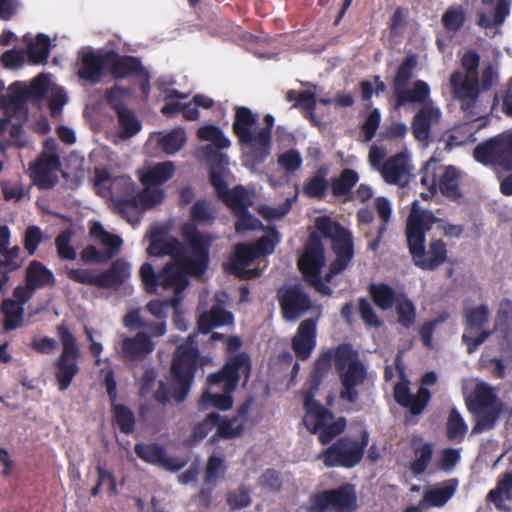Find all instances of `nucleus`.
Listing matches in <instances>:
<instances>
[{
    "label": "nucleus",
    "instance_id": "obj_10",
    "mask_svg": "<svg viewBox=\"0 0 512 512\" xmlns=\"http://www.w3.org/2000/svg\"><path fill=\"white\" fill-rule=\"evenodd\" d=\"M325 375L312 371L308 380V388L304 390L303 424L309 432L317 434L321 444L330 443L346 428V419L339 417L334 420V414L320 402L315 400V394Z\"/></svg>",
    "mask_w": 512,
    "mask_h": 512
},
{
    "label": "nucleus",
    "instance_id": "obj_62",
    "mask_svg": "<svg viewBox=\"0 0 512 512\" xmlns=\"http://www.w3.org/2000/svg\"><path fill=\"white\" fill-rule=\"evenodd\" d=\"M67 278L75 283L96 286L99 288V276L94 270L88 268H69L65 267Z\"/></svg>",
    "mask_w": 512,
    "mask_h": 512
},
{
    "label": "nucleus",
    "instance_id": "obj_54",
    "mask_svg": "<svg viewBox=\"0 0 512 512\" xmlns=\"http://www.w3.org/2000/svg\"><path fill=\"white\" fill-rule=\"evenodd\" d=\"M190 218L193 225L212 224L215 220L214 210L211 203L206 199H199L190 209Z\"/></svg>",
    "mask_w": 512,
    "mask_h": 512
},
{
    "label": "nucleus",
    "instance_id": "obj_30",
    "mask_svg": "<svg viewBox=\"0 0 512 512\" xmlns=\"http://www.w3.org/2000/svg\"><path fill=\"white\" fill-rule=\"evenodd\" d=\"M486 501L499 512H512V472L499 476L496 486L488 492Z\"/></svg>",
    "mask_w": 512,
    "mask_h": 512
},
{
    "label": "nucleus",
    "instance_id": "obj_56",
    "mask_svg": "<svg viewBox=\"0 0 512 512\" xmlns=\"http://www.w3.org/2000/svg\"><path fill=\"white\" fill-rule=\"evenodd\" d=\"M89 235L91 238L99 241L102 246L118 251H120L123 244V240L120 236L106 231L99 222H94L92 224L89 230Z\"/></svg>",
    "mask_w": 512,
    "mask_h": 512
},
{
    "label": "nucleus",
    "instance_id": "obj_48",
    "mask_svg": "<svg viewBox=\"0 0 512 512\" xmlns=\"http://www.w3.org/2000/svg\"><path fill=\"white\" fill-rule=\"evenodd\" d=\"M359 180L358 173L350 168H345L339 177L333 178L330 183V188L334 196H345L349 194L352 188Z\"/></svg>",
    "mask_w": 512,
    "mask_h": 512
},
{
    "label": "nucleus",
    "instance_id": "obj_61",
    "mask_svg": "<svg viewBox=\"0 0 512 512\" xmlns=\"http://www.w3.org/2000/svg\"><path fill=\"white\" fill-rule=\"evenodd\" d=\"M119 125L122 129V137L129 138L137 134L141 130V122L131 109L124 110L117 114Z\"/></svg>",
    "mask_w": 512,
    "mask_h": 512
},
{
    "label": "nucleus",
    "instance_id": "obj_2",
    "mask_svg": "<svg viewBox=\"0 0 512 512\" xmlns=\"http://www.w3.org/2000/svg\"><path fill=\"white\" fill-rule=\"evenodd\" d=\"M480 56L474 50H468L461 58L463 71L456 70L449 77V88L453 100L459 103L461 111L469 120L479 117L481 93L490 90L499 81V73L492 64L485 66L477 76Z\"/></svg>",
    "mask_w": 512,
    "mask_h": 512
},
{
    "label": "nucleus",
    "instance_id": "obj_60",
    "mask_svg": "<svg viewBox=\"0 0 512 512\" xmlns=\"http://www.w3.org/2000/svg\"><path fill=\"white\" fill-rule=\"evenodd\" d=\"M227 467L224 458L212 454L209 456L204 476L205 484L215 485L217 480L226 473Z\"/></svg>",
    "mask_w": 512,
    "mask_h": 512
},
{
    "label": "nucleus",
    "instance_id": "obj_26",
    "mask_svg": "<svg viewBox=\"0 0 512 512\" xmlns=\"http://www.w3.org/2000/svg\"><path fill=\"white\" fill-rule=\"evenodd\" d=\"M317 325L314 319L303 320L292 338L291 347L298 360H308L316 347Z\"/></svg>",
    "mask_w": 512,
    "mask_h": 512
},
{
    "label": "nucleus",
    "instance_id": "obj_63",
    "mask_svg": "<svg viewBox=\"0 0 512 512\" xmlns=\"http://www.w3.org/2000/svg\"><path fill=\"white\" fill-rule=\"evenodd\" d=\"M280 241V236L275 227H269L268 234L260 237L254 245L257 256L272 254L276 245Z\"/></svg>",
    "mask_w": 512,
    "mask_h": 512
},
{
    "label": "nucleus",
    "instance_id": "obj_16",
    "mask_svg": "<svg viewBox=\"0 0 512 512\" xmlns=\"http://www.w3.org/2000/svg\"><path fill=\"white\" fill-rule=\"evenodd\" d=\"M358 508L355 486L344 483L335 488L324 489L309 498L307 512H354Z\"/></svg>",
    "mask_w": 512,
    "mask_h": 512
},
{
    "label": "nucleus",
    "instance_id": "obj_57",
    "mask_svg": "<svg viewBox=\"0 0 512 512\" xmlns=\"http://www.w3.org/2000/svg\"><path fill=\"white\" fill-rule=\"evenodd\" d=\"M220 420V414L217 412H211L206 417L198 422L192 431L190 442L195 445L201 442L214 428Z\"/></svg>",
    "mask_w": 512,
    "mask_h": 512
},
{
    "label": "nucleus",
    "instance_id": "obj_33",
    "mask_svg": "<svg viewBox=\"0 0 512 512\" xmlns=\"http://www.w3.org/2000/svg\"><path fill=\"white\" fill-rule=\"evenodd\" d=\"M234 321L233 314L220 305H213L209 311L202 313L197 321L200 333L208 334L213 328L230 325Z\"/></svg>",
    "mask_w": 512,
    "mask_h": 512
},
{
    "label": "nucleus",
    "instance_id": "obj_6",
    "mask_svg": "<svg viewBox=\"0 0 512 512\" xmlns=\"http://www.w3.org/2000/svg\"><path fill=\"white\" fill-rule=\"evenodd\" d=\"M333 359L342 386L339 397L344 402L355 403L359 398L357 386L363 384L367 376L366 367L353 346L343 343L336 347L334 354L331 350L322 352L316 359L313 370L325 375L330 370Z\"/></svg>",
    "mask_w": 512,
    "mask_h": 512
},
{
    "label": "nucleus",
    "instance_id": "obj_25",
    "mask_svg": "<svg viewBox=\"0 0 512 512\" xmlns=\"http://www.w3.org/2000/svg\"><path fill=\"white\" fill-rule=\"evenodd\" d=\"M109 50L100 52L90 50L82 54L77 75L80 79L97 84L101 81L104 70L109 66Z\"/></svg>",
    "mask_w": 512,
    "mask_h": 512
},
{
    "label": "nucleus",
    "instance_id": "obj_59",
    "mask_svg": "<svg viewBox=\"0 0 512 512\" xmlns=\"http://www.w3.org/2000/svg\"><path fill=\"white\" fill-rule=\"evenodd\" d=\"M21 249L18 245L3 249L0 252V271L15 272L21 268L23 259L20 257Z\"/></svg>",
    "mask_w": 512,
    "mask_h": 512
},
{
    "label": "nucleus",
    "instance_id": "obj_35",
    "mask_svg": "<svg viewBox=\"0 0 512 512\" xmlns=\"http://www.w3.org/2000/svg\"><path fill=\"white\" fill-rule=\"evenodd\" d=\"M263 121L265 126L257 131V147L249 154L254 165L264 162L270 153L272 129L275 119L273 115L266 114Z\"/></svg>",
    "mask_w": 512,
    "mask_h": 512
},
{
    "label": "nucleus",
    "instance_id": "obj_55",
    "mask_svg": "<svg viewBox=\"0 0 512 512\" xmlns=\"http://www.w3.org/2000/svg\"><path fill=\"white\" fill-rule=\"evenodd\" d=\"M130 96L131 91L129 88L120 87L118 85L108 88L105 92L106 102L110 108L115 111L116 114L129 109L126 106V101L130 98Z\"/></svg>",
    "mask_w": 512,
    "mask_h": 512
},
{
    "label": "nucleus",
    "instance_id": "obj_21",
    "mask_svg": "<svg viewBox=\"0 0 512 512\" xmlns=\"http://www.w3.org/2000/svg\"><path fill=\"white\" fill-rule=\"evenodd\" d=\"M61 167L59 156L54 152H42L29 166L30 178L39 189H51L58 183L56 171Z\"/></svg>",
    "mask_w": 512,
    "mask_h": 512
},
{
    "label": "nucleus",
    "instance_id": "obj_44",
    "mask_svg": "<svg viewBox=\"0 0 512 512\" xmlns=\"http://www.w3.org/2000/svg\"><path fill=\"white\" fill-rule=\"evenodd\" d=\"M50 38L45 34H38L35 41L27 44V60L34 65L45 64L50 54Z\"/></svg>",
    "mask_w": 512,
    "mask_h": 512
},
{
    "label": "nucleus",
    "instance_id": "obj_11",
    "mask_svg": "<svg viewBox=\"0 0 512 512\" xmlns=\"http://www.w3.org/2000/svg\"><path fill=\"white\" fill-rule=\"evenodd\" d=\"M197 138L201 141L211 142V144L204 147L203 154L209 165V183L219 198L231 192L225 180V172L229 164L228 156L220 151L229 148L231 141L222 129L214 124L201 126L197 130Z\"/></svg>",
    "mask_w": 512,
    "mask_h": 512
},
{
    "label": "nucleus",
    "instance_id": "obj_3",
    "mask_svg": "<svg viewBox=\"0 0 512 512\" xmlns=\"http://www.w3.org/2000/svg\"><path fill=\"white\" fill-rule=\"evenodd\" d=\"M415 202L406 222V241L413 264L424 271H435L448 261L447 244L440 238L431 239L426 248V233L437 217L429 210L416 208Z\"/></svg>",
    "mask_w": 512,
    "mask_h": 512
},
{
    "label": "nucleus",
    "instance_id": "obj_36",
    "mask_svg": "<svg viewBox=\"0 0 512 512\" xmlns=\"http://www.w3.org/2000/svg\"><path fill=\"white\" fill-rule=\"evenodd\" d=\"M414 459L409 464V470L414 476H420L427 470L434 453V445L431 442L422 443L420 438L412 440Z\"/></svg>",
    "mask_w": 512,
    "mask_h": 512
},
{
    "label": "nucleus",
    "instance_id": "obj_5",
    "mask_svg": "<svg viewBox=\"0 0 512 512\" xmlns=\"http://www.w3.org/2000/svg\"><path fill=\"white\" fill-rule=\"evenodd\" d=\"M491 317L487 305L480 304L474 307H467L463 310L464 332L461 336L463 344L466 345L467 353H474L494 331L499 332V349L502 353L512 352V323L510 313L501 305L497 313L494 329H486Z\"/></svg>",
    "mask_w": 512,
    "mask_h": 512
},
{
    "label": "nucleus",
    "instance_id": "obj_15",
    "mask_svg": "<svg viewBox=\"0 0 512 512\" xmlns=\"http://www.w3.org/2000/svg\"><path fill=\"white\" fill-rule=\"evenodd\" d=\"M56 332L62 344V351L54 361V375L58 389L65 391L80 371L78 362L81 357V350L76 337L65 323L59 324L56 327Z\"/></svg>",
    "mask_w": 512,
    "mask_h": 512
},
{
    "label": "nucleus",
    "instance_id": "obj_14",
    "mask_svg": "<svg viewBox=\"0 0 512 512\" xmlns=\"http://www.w3.org/2000/svg\"><path fill=\"white\" fill-rule=\"evenodd\" d=\"M418 64L416 54L407 55L399 65L392 81V90L395 98V107H404L409 103H424L429 100L430 87L423 80L414 81L412 88L408 84Z\"/></svg>",
    "mask_w": 512,
    "mask_h": 512
},
{
    "label": "nucleus",
    "instance_id": "obj_50",
    "mask_svg": "<svg viewBox=\"0 0 512 512\" xmlns=\"http://www.w3.org/2000/svg\"><path fill=\"white\" fill-rule=\"evenodd\" d=\"M468 427L463 417L456 408L449 412L446 424V436L450 441L462 442L467 433Z\"/></svg>",
    "mask_w": 512,
    "mask_h": 512
},
{
    "label": "nucleus",
    "instance_id": "obj_43",
    "mask_svg": "<svg viewBox=\"0 0 512 512\" xmlns=\"http://www.w3.org/2000/svg\"><path fill=\"white\" fill-rule=\"evenodd\" d=\"M4 316L3 329L6 332L17 329L23 322L24 308L11 298L4 299L0 307Z\"/></svg>",
    "mask_w": 512,
    "mask_h": 512
},
{
    "label": "nucleus",
    "instance_id": "obj_37",
    "mask_svg": "<svg viewBox=\"0 0 512 512\" xmlns=\"http://www.w3.org/2000/svg\"><path fill=\"white\" fill-rule=\"evenodd\" d=\"M25 283L36 291L47 286H54L55 277L53 272L42 262L32 260L25 271Z\"/></svg>",
    "mask_w": 512,
    "mask_h": 512
},
{
    "label": "nucleus",
    "instance_id": "obj_40",
    "mask_svg": "<svg viewBox=\"0 0 512 512\" xmlns=\"http://www.w3.org/2000/svg\"><path fill=\"white\" fill-rule=\"evenodd\" d=\"M256 258L258 256L253 244L239 243L235 245L229 257V264L226 266V270L229 273L238 272L241 270V267L249 266Z\"/></svg>",
    "mask_w": 512,
    "mask_h": 512
},
{
    "label": "nucleus",
    "instance_id": "obj_13",
    "mask_svg": "<svg viewBox=\"0 0 512 512\" xmlns=\"http://www.w3.org/2000/svg\"><path fill=\"white\" fill-rule=\"evenodd\" d=\"M466 405L476 418L472 429L474 434L493 429L504 407L494 388L485 382L476 384L466 399Z\"/></svg>",
    "mask_w": 512,
    "mask_h": 512
},
{
    "label": "nucleus",
    "instance_id": "obj_8",
    "mask_svg": "<svg viewBox=\"0 0 512 512\" xmlns=\"http://www.w3.org/2000/svg\"><path fill=\"white\" fill-rule=\"evenodd\" d=\"M181 236L192 256L186 254L185 245L175 237L164 239L162 256H170L171 261L184 264L193 274H204L209 268L212 236L200 232L192 223L181 227Z\"/></svg>",
    "mask_w": 512,
    "mask_h": 512
},
{
    "label": "nucleus",
    "instance_id": "obj_29",
    "mask_svg": "<svg viewBox=\"0 0 512 512\" xmlns=\"http://www.w3.org/2000/svg\"><path fill=\"white\" fill-rule=\"evenodd\" d=\"M203 274H193L182 263L169 261L160 270V286L164 289L184 290L188 284V276L199 278Z\"/></svg>",
    "mask_w": 512,
    "mask_h": 512
},
{
    "label": "nucleus",
    "instance_id": "obj_22",
    "mask_svg": "<svg viewBox=\"0 0 512 512\" xmlns=\"http://www.w3.org/2000/svg\"><path fill=\"white\" fill-rule=\"evenodd\" d=\"M277 296L282 316L286 320H296L312 308L309 294L298 285L279 290Z\"/></svg>",
    "mask_w": 512,
    "mask_h": 512
},
{
    "label": "nucleus",
    "instance_id": "obj_49",
    "mask_svg": "<svg viewBox=\"0 0 512 512\" xmlns=\"http://www.w3.org/2000/svg\"><path fill=\"white\" fill-rule=\"evenodd\" d=\"M398 323L409 329L416 320V307L414 303L403 293L398 294V301L395 304Z\"/></svg>",
    "mask_w": 512,
    "mask_h": 512
},
{
    "label": "nucleus",
    "instance_id": "obj_46",
    "mask_svg": "<svg viewBox=\"0 0 512 512\" xmlns=\"http://www.w3.org/2000/svg\"><path fill=\"white\" fill-rule=\"evenodd\" d=\"M216 433L210 438V442L214 443L219 438L221 439H234L240 436L244 431V422L238 421V417L232 418L220 416V420L216 425Z\"/></svg>",
    "mask_w": 512,
    "mask_h": 512
},
{
    "label": "nucleus",
    "instance_id": "obj_1",
    "mask_svg": "<svg viewBox=\"0 0 512 512\" xmlns=\"http://www.w3.org/2000/svg\"><path fill=\"white\" fill-rule=\"evenodd\" d=\"M315 227L323 237L331 240V250L335 254V259L322 278V268L326 263L325 248L321 236L317 232H311L304 252L299 258L298 267L306 283L318 293L331 296L333 290L326 283L332 282L334 276L341 274L350 266L355 256L354 238L347 228L329 216L317 217Z\"/></svg>",
    "mask_w": 512,
    "mask_h": 512
},
{
    "label": "nucleus",
    "instance_id": "obj_27",
    "mask_svg": "<svg viewBox=\"0 0 512 512\" xmlns=\"http://www.w3.org/2000/svg\"><path fill=\"white\" fill-rule=\"evenodd\" d=\"M108 72L114 79H126L144 74L145 68L139 58L131 55H120L115 50H109Z\"/></svg>",
    "mask_w": 512,
    "mask_h": 512
},
{
    "label": "nucleus",
    "instance_id": "obj_58",
    "mask_svg": "<svg viewBox=\"0 0 512 512\" xmlns=\"http://www.w3.org/2000/svg\"><path fill=\"white\" fill-rule=\"evenodd\" d=\"M186 136L182 129H174L159 140V146L163 152L172 155L178 152L185 144Z\"/></svg>",
    "mask_w": 512,
    "mask_h": 512
},
{
    "label": "nucleus",
    "instance_id": "obj_47",
    "mask_svg": "<svg viewBox=\"0 0 512 512\" xmlns=\"http://www.w3.org/2000/svg\"><path fill=\"white\" fill-rule=\"evenodd\" d=\"M440 192L447 198L458 199L461 196L459 189V173L453 166H447L438 181Z\"/></svg>",
    "mask_w": 512,
    "mask_h": 512
},
{
    "label": "nucleus",
    "instance_id": "obj_9",
    "mask_svg": "<svg viewBox=\"0 0 512 512\" xmlns=\"http://www.w3.org/2000/svg\"><path fill=\"white\" fill-rule=\"evenodd\" d=\"M325 375L312 371L308 380V388L304 390L303 424L309 432L317 434L321 444L330 443L346 428V419L339 417L334 420V414L320 402L315 400V394Z\"/></svg>",
    "mask_w": 512,
    "mask_h": 512
},
{
    "label": "nucleus",
    "instance_id": "obj_42",
    "mask_svg": "<svg viewBox=\"0 0 512 512\" xmlns=\"http://www.w3.org/2000/svg\"><path fill=\"white\" fill-rule=\"evenodd\" d=\"M328 169L320 167L315 174L307 179L303 185V194L313 199H324L326 191L329 187L327 180Z\"/></svg>",
    "mask_w": 512,
    "mask_h": 512
},
{
    "label": "nucleus",
    "instance_id": "obj_20",
    "mask_svg": "<svg viewBox=\"0 0 512 512\" xmlns=\"http://www.w3.org/2000/svg\"><path fill=\"white\" fill-rule=\"evenodd\" d=\"M155 349V343L148 333L140 331L134 336L120 335L119 341L114 345L118 357L126 362H140L147 358Z\"/></svg>",
    "mask_w": 512,
    "mask_h": 512
},
{
    "label": "nucleus",
    "instance_id": "obj_45",
    "mask_svg": "<svg viewBox=\"0 0 512 512\" xmlns=\"http://www.w3.org/2000/svg\"><path fill=\"white\" fill-rule=\"evenodd\" d=\"M369 294L375 305L384 311L391 309L398 301V294L386 283L371 284Z\"/></svg>",
    "mask_w": 512,
    "mask_h": 512
},
{
    "label": "nucleus",
    "instance_id": "obj_52",
    "mask_svg": "<svg viewBox=\"0 0 512 512\" xmlns=\"http://www.w3.org/2000/svg\"><path fill=\"white\" fill-rule=\"evenodd\" d=\"M112 411L119 430L127 435L133 433L136 423L133 411L124 404H114Z\"/></svg>",
    "mask_w": 512,
    "mask_h": 512
},
{
    "label": "nucleus",
    "instance_id": "obj_32",
    "mask_svg": "<svg viewBox=\"0 0 512 512\" xmlns=\"http://www.w3.org/2000/svg\"><path fill=\"white\" fill-rule=\"evenodd\" d=\"M426 100L422 108L414 115L412 121L413 135L417 140H426L430 134L431 124L440 118V111Z\"/></svg>",
    "mask_w": 512,
    "mask_h": 512
},
{
    "label": "nucleus",
    "instance_id": "obj_18",
    "mask_svg": "<svg viewBox=\"0 0 512 512\" xmlns=\"http://www.w3.org/2000/svg\"><path fill=\"white\" fill-rule=\"evenodd\" d=\"M474 159L483 165H493L512 171V133L499 134L479 143L473 151Z\"/></svg>",
    "mask_w": 512,
    "mask_h": 512
},
{
    "label": "nucleus",
    "instance_id": "obj_17",
    "mask_svg": "<svg viewBox=\"0 0 512 512\" xmlns=\"http://www.w3.org/2000/svg\"><path fill=\"white\" fill-rule=\"evenodd\" d=\"M369 442V434L363 431L361 439L344 436L319 454V459L327 467L353 468L357 466L364 455Z\"/></svg>",
    "mask_w": 512,
    "mask_h": 512
},
{
    "label": "nucleus",
    "instance_id": "obj_4",
    "mask_svg": "<svg viewBox=\"0 0 512 512\" xmlns=\"http://www.w3.org/2000/svg\"><path fill=\"white\" fill-rule=\"evenodd\" d=\"M252 373V360L247 352H240L227 357L222 368L208 375L207 389L203 392L199 405L202 409L214 407L222 411L232 408L240 379L246 385Z\"/></svg>",
    "mask_w": 512,
    "mask_h": 512
},
{
    "label": "nucleus",
    "instance_id": "obj_12",
    "mask_svg": "<svg viewBox=\"0 0 512 512\" xmlns=\"http://www.w3.org/2000/svg\"><path fill=\"white\" fill-rule=\"evenodd\" d=\"M114 205L118 213L131 222L129 215L137 210H149L162 203L165 192L157 186H144L137 192V186L130 177H118L112 182Z\"/></svg>",
    "mask_w": 512,
    "mask_h": 512
},
{
    "label": "nucleus",
    "instance_id": "obj_41",
    "mask_svg": "<svg viewBox=\"0 0 512 512\" xmlns=\"http://www.w3.org/2000/svg\"><path fill=\"white\" fill-rule=\"evenodd\" d=\"M484 5H494L493 15L479 12L478 25L483 28H492L501 25L509 14V0H482Z\"/></svg>",
    "mask_w": 512,
    "mask_h": 512
},
{
    "label": "nucleus",
    "instance_id": "obj_24",
    "mask_svg": "<svg viewBox=\"0 0 512 512\" xmlns=\"http://www.w3.org/2000/svg\"><path fill=\"white\" fill-rule=\"evenodd\" d=\"M409 157L399 152L389 157L381 166V175L386 183L405 187L413 177Z\"/></svg>",
    "mask_w": 512,
    "mask_h": 512
},
{
    "label": "nucleus",
    "instance_id": "obj_34",
    "mask_svg": "<svg viewBox=\"0 0 512 512\" xmlns=\"http://www.w3.org/2000/svg\"><path fill=\"white\" fill-rule=\"evenodd\" d=\"M13 92L14 103L25 102L29 99H41L46 94L48 87L43 75L37 76L29 86H23L20 81H15L9 86Z\"/></svg>",
    "mask_w": 512,
    "mask_h": 512
},
{
    "label": "nucleus",
    "instance_id": "obj_28",
    "mask_svg": "<svg viewBox=\"0 0 512 512\" xmlns=\"http://www.w3.org/2000/svg\"><path fill=\"white\" fill-rule=\"evenodd\" d=\"M134 451L143 461L154 465H162L171 471H179L185 465L183 461L168 457L164 447L156 443H137L134 447Z\"/></svg>",
    "mask_w": 512,
    "mask_h": 512
},
{
    "label": "nucleus",
    "instance_id": "obj_38",
    "mask_svg": "<svg viewBox=\"0 0 512 512\" xmlns=\"http://www.w3.org/2000/svg\"><path fill=\"white\" fill-rule=\"evenodd\" d=\"M457 487L456 478L445 480L425 491L423 501L433 507H443L454 496Z\"/></svg>",
    "mask_w": 512,
    "mask_h": 512
},
{
    "label": "nucleus",
    "instance_id": "obj_39",
    "mask_svg": "<svg viewBox=\"0 0 512 512\" xmlns=\"http://www.w3.org/2000/svg\"><path fill=\"white\" fill-rule=\"evenodd\" d=\"M175 172V166L171 161L157 163L143 171L139 180L144 186H160L169 181Z\"/></svg>",
    "mask_w": 512,
    "mask_h": 512
},
{
    "label": "nucleus",
    "instance_id": "obj_7",
    "mask_svg": "<svg viewBox=\"0 0 512 512\" xmlns=\"http://www.w3.org/2000/svg\"><path fill=\"white\" fill-rule=\"evenodd\" d=\"M199 350L193 340H188L179 345L174 353L171 363V386L163 381L159 382L154 398L161 404H167L171 399L183 402L191 388L198 369Z\"/></svg>",
    "mask_w": 512,
    "mask_h": 512
},
{
    "label": "nucleus",
    "instance_id": "obj_31",
    "mask_svg": "<svg viewBox=\"0 0 512 512\" xmlns=\"http://www.w3.org/2000/svg\"><path fill=\"white\" fill-rule=\"evenodd\" d=\"M130 275V264L123 258L116 259L107 269L98 274L99 288L117 290L125 284Z\"/></svg>",
    "mask_w": 512,
    "mask_h": 512
},
{
    "label": "nucleus",
    "instance_id": "obj_23",
    "mask_svg": "<svg viewBox=\"0 0 512 512\" xmlns=\"http://www.w3.org/2000/svg\"><path fill=\"white\" fill-rule=\"evenodd\" d=\"M232 131L241 146H249L251 151L257 147V131L253 127L258 123L257 114L246 106H236Z\"/></svg>",
    "mask_w": 512,
    "mask_h": 512
},
{
    "label": "nucleus",
    "instance_id": "obj_51",
    "mask_svg": "<svg viewBox=\"0 0 512 512\" xmlns=\"http://www.w3.org/2000/svg\"><path fill=\"white\" fill-rule=\"evenodd\" d=\"M119 253L118 250L105 247L104 250H99L93 245H87L80 252L81 261L85 264L99 263L106 264Z\"/></svg>",
    "mask_w": 512,
    "mask_h": 512
},
{
    "label": "nucleus",
    "instance_id": "obj_19",
    "mask_svg": "<svg viewBox=\"0 0 512 512\" xmlns=\"http://www.w3.org/2000/svg\"><path fill=\"white\" fill-rule=\"evenodd\" d=\"M227 208L230 209L233 216L237 218L235 222V231L244 233L262 228L258 218L249 212L253 204L251 195L245 186L238 184L231 189V192L218 198Z\"/></svg>",
    "mask_w": 512,
    "mask_h": 512
},
{
    "label": "nucleus",
    "instance_id": "obj_53",
    "mask_svg": "<svg viewBox=\"0 0 512 512\" xmlns=\"http://www.w3.org/2000/svg\"><path fill=\"white\" fill-rule=\"evenodd\" d=\"M74 231L71 228L62 230L55 238V247L57 255L61 260H75L77 257L76 249L71 245Z\"/></svg>",
    "mask_w": 512,
    "mask_h": 512
},
{
    "label": "nucleus",
    "instance_id": "obj_64",
    "mask_svg": "<svg viewBox=\"0 0 512 512\" xmlns=\"http://www.w3.org/2000/svg\"><path fill=\"white\" fill-rule=\"evenodd\" d=\"M431 399V393L427 388L420 387L416 395L411 394L410 398L402 407L408 409L411 414L419 415L427 407Z\"/></svg>",
    "mask_w": 512,
    "mask_h": 512
}]
</instances>
